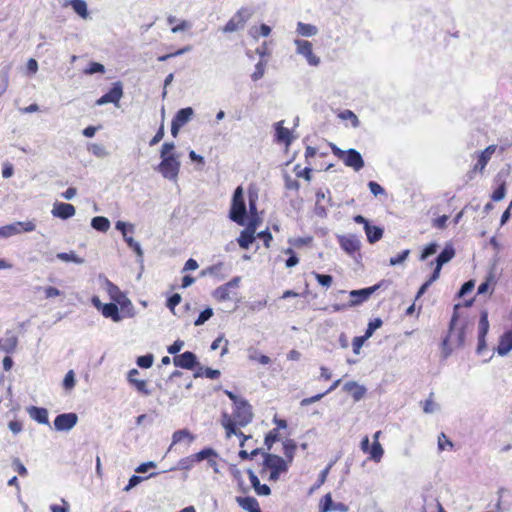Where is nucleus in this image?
Here are the masks:
<instances>
[{
  "label": "nucleus",
  "instance_id": "f257e3e1",
  "mask_svg": "<svg viewBox=\"0 0 512 512\" xmlns=\"http://www.w3.org/2000/svg\"><path fill=\"white\" fill-rule=\"evenodd\" d=\"M253 412L251 405L246 401H238L232 415L223 413L221 424L226 430V436L230 438L232 434H237L239 427H245L251 423Z\"/></svg>",
  "mask_w": 512,
  "mask_h": 512
},
{
  "label": "nucleus",
  "instance_id": "f03ea898",
  "mask_svg": "<svg viewBox=\"0 0 512 512\" xmlns=\"http://www.w3.org/2000/svg\"><path fill=\"white\" fill-rule=\"evenodd\" d=\"M331 149L332 153L342 160L347 167H350L355 171H359L364 167V160L357 150L349 149L345 151L336 145H332Z\"/></svg>",
  "mask_w": 512,
  "mask_h": 512
},
{
  "label": "nucleus",
  "instance_id": "7ed1b4c3",
  "mask_svg": "<svg viewBox=\"0 0 512 512\" xmlns=\"http://www.w3.org/2000/svg\"><path fill=\"white\" fill-rule=\"evenodd\" d=\"M246 206L244 201L243 188L237 187L234 191L230 209V218L239 225H244Z\"/></svg>",
  "mask_w": 512,
  "mask_h": 512
},
{
  "label": "nucleus",
  "instance_id": "20e7f679",
  "mask_svg": "<svg viewBox=\"0 0 512 512\" xmlns=\"http://www.w3.org/2000/svg\"><path fill=\"white\" fill-rule=\"evenodd\" d=\"M36 229L35 220L17 221L0 227V238L7 239L21 233L33 232Z\"/></svg>",
  "mask_w": 512,
  "mask_h": 512
},
{
  "label": "nucleus",
  "instance_id": "39448f33",
  "mask_svg": "<svg viewBox=\"0 0 512 512\" xmlns=\"http://www.w3.org/2000/svg\"><path fill=\"white\" fill-rule=\"evenodd\" d=\"M156 169L165 179L176 182L180 171L179 156L161 157Z\"/></svg>",
  "mask_w": 512,
  "mask_h": 512
},
{
  "label": "nucleus",
  "instance_id": "423d86ee",
  "mask_svg": "<svg viewBox=\"0 0 512 512\" xmlns=\"http://www.w3.org/2000/svg\"><path fill=\"white\" fill-rule=\"evenodd\" d=\"M115 228L122 233V236L127 245L136 253L138 260L143 261V250L139 242L135 241L128 233H134L135 225L124 221H117Z\"/></svg>",
  "mask_w": 512,
  "mask_h": 512
},
{
  "label": "nucleus",
  "instance_id": "0eeeda50",
  "mask_svg": "<svg viewBox=\"0 0 512 512\" xmlns=\"http://www.w3.org/2000/svg\"><path fill=\"white\" fill-rule=\"evenodd\" d=\"M252 14L253 12L248 8L243 7L239 9L222 28V31L224 33H232L243 29Z\"/></svg>",
  "mask_w": 512,
  "mask_h": 512
},
{
  "label": "nucleus",
  "instance_id": "6e6552de",
  "mask_svg": "<svg viewBox=\"0 0 512 512\" xmlns=\"http://www.w3.org/2000/svg\"><path fill=\"white\" fill-rule=\"evenodd\" d=\"M294 45L296 46V53L305 58L308 65L313 67L320 65V57L314 54L311 42L297 38L294 40Z\"/></svg>",
  "mask_w": 512,
  "mask_h": 512
},
{
  "label": "nucleus",
  "instance_id": "1a4fd4ad",
  "mask_svg": "<svg viewBox=\"0 0 512 512\" xmlns=\"http://www.w3.org/2000/svg\"><path fill=\"white\" fill-rule=\"evenodd\" d=\"M288 470V462L280 456L274 454H264L263 468L261 475L266 474L268 471H275L278 473L286 472Z\"/></svg>",
  "mask_w": 512,
  "mask_h": 512
},
{
  "label": "nucleus",
  "instance_id": "9d476101",
  "mask_svg": "<svg viewBox=\"0 0 512 512\" xmlns=\"http://www.w3.org/2000/svg\"><path fill=\"white\" fill-rule=\"evenodd\" d=\"M103 288L109 294L110 298L119 304L122 308L131 305V301L119 289V287L105 277L103 278Z\"/></svg>",
  "mask_w": 512,
  "mask_h": 512
},
{
  "label": "nucleus",
  "instance_id": "9b49d317",
  "mask_svg": "<svg viewBox=\"0 0 512 512\" xmlns=\"http://www.w3.org/2000/svg\"><path fill=\"white\" fill-rule=\"evenodd\" d=\"M123 97V85L121 82H115L112 89L101 96L96 101V105L102 106L108 103H113L116 107H119V102Z\"/></svg>",
  "mask_w": 512,
  "mask_h": 512
},
{
  "label": "nucleus",
  "instance_id": "f8f14e48",
  "mask_svg": "<svg viewBox=\"0 0 512 512\" xmlns=\"http://www.w3.org/2000/svg\"><path fill=\"white\" fill-rule=\"evenodd\" d=\"M78 422V416L75 413H63L58 415L54 420V428L57 431L68 432L74 428Z\"/></svg>",
  "mask_w": 512,
  "mask_h": 512
},
{
  "label": "nucleus",
  "instance_id": "ddd939ff",
  "mask_svg": "<svg viewBox=\"0 0 512 512\" xmlns=\"http://www.w3.org/2000/svg\"><path fill=\"white\" fill-rule=\"evenodd\" d=\"M338 242L340 247L349 255L357 252L361 246L359 238L353 234L338 236Z\"/></svg>",
  "mask_w": 512,
  "mask_h": 512
},
{
  "label": "nucleus",
  "instance_id": "4468645a",
  "mask_svg": "<svg viewBox=\"0 0 512 512\" xmlns=\"http://www.w3.org/2000/svg\"><path fill=\"white\" fill-rule=\"evenodd\" d=\"M379 285H374L372 287L360 289V290H352L350 292L351 300L348 304L349 307L357 306L366 301L377 289Z\"/></svg>",
  "mask_w": 512,
  "mask_h": 512
},
{
  "label": "nucleus",
  "instance_id": "2eb2a0df",
  "mask_svg": "<svg viewBox=\"0 0 512 512\" xmlns=\"http://www.w3.org/2000/svg\"><path fill=\"white\" fill-rule=\"evenodd\" d=\"M76 213V209L72 204L63 203V202H55L53 204V208L51 210V214L54 217L60 219H69L73 217Z\"/></svg>",
  "mask_w": 512,
  "mask_h": 512
},
{
  "label": "nucleus",
  "instance_id": "dca6fc26",
  "mask_svg": "<svg viewBox=\"0 0 512 512\" xmlns=\"http://www.w3.org/2000/svg\"><path fill=\"white\" fill-rule=\"evenodd\" d=\"M496 149V145H490L483 151L477 153V163L474 165L472 172L482 173Z\"/></svg>",
  "mask_w": 512,
  "mask_h": 512
},
{
  "label": "nucleus",
  "instance_id": "f3484780",
  "mask_svg": "<svg viewBox=\"0 0 512 512\" xmlns=\"http://www.w3.org/2000/svg\"><path fill=\"white\" fill-rule=\"evenodd\" d=\"M349 508L344 503L338 502L335 503L332 500V496L330 493L326 494L320 501L319 512H348Z\"/></svg>",
  "mask_w": 512,
  "mask_h": 512
},
{
  "label": "nucleus",
  "instance_id": "a211bd4d",
  "mask_svg": "<svg viewBox=\"0 0 512 512\" xmlns=\"http://www.w3.org/2000/svg\"><path fill=\"white\" fill-rule=\"evenodd\" d=\"M175 366L183 369H193L197 364V357L194 353L186 351L180 355H176L173 358Z\"/></svg>",
  "mask_w": 512,
  "mask_h": 512
},
{
  "label": "nucleus",
  "instance_id": "6ab92c4d",
  "mask_svg": "<svg viewBox=\"0 0 512 512\" xmlns=\"http://www.w3.org/2000/svg\"><path fill=\"white\" fill-rule=\"evenodd\" d=\"M139 375V371L135 368L131 369L128 372L127 380L128 382L135 387V389L144 396H149L151 394V390L148 388V383L146 380L137 379L136 376Z\"/></svg>",
  "mask_w": 512,
  "mask_h": 512
},
{
  "label": "nucleus",
  "instance_id": "aec40b11",
  "mask_svg": "<svg viewBox=\"0 0 512 512\" xmlns=\"http://www.w3.org/2000/svg\"><path fill=\"white\" fill-rule=\"evenodd\" d=\"M255 231H256V224L254 222H251L248 225V227L241 232L239 238L237 239V242L241 248H243V249L249 248V246L253 243V241L255 239V237H254Z\"/></svg>",
  "mask_w": 512,
  "mask_h": 512
},
{
  "label": "nucleus",
  "instance_id": "412c9836",
  "mask_svg": "<svg viewBox=\"0 0 512 512\" xmlns=\"http://www.w3.org/2000/svg\"><path fill=\"white\" fill-rule=\"evenodd\" d=\"M343 389L350 393L356 402L360 401L366 394V388L355 381L346 382Z\"/></svg>",
  "mask_w": 512,
  "mask_h": 512
},
{
  "label": "nucleus",
  "instance_id": "4be33fe9",
  "mask_svg": "<svg viewBox=\"0 0 512 512\" xmlns=\"http://www.w3.org/2000/svg\"><path fill=\"white\" fill-rule=\"evenodd\" d=\"M27 412L29 416L38 423L49 425L47 409L31 406L27 408Z\"/></svg>",
  "mask_w": 512,
  "mask_h": 512
},
{
  "label": "nucleus",
  "instance_id": "5701e85b",
  "mask_svg": "<svg viewBox=\"0 0 512 512\" xmlns=\"http://www.w3.org/2000/svg\"><path fill=\"white\" fill-rule=\"evenodd\" d=\"M64 6H71L74 12L83 19L89 18L87 3L84 0H69L64 3Z\"/></svg>",
  "mask_w": 512,
  "mask_h": 512
},
{
  "label": "nucleus",
  "instance_id": "b1692460",
  "mask_svg": "<svg viewBox=\"0 0 512 512\" xmlns=\"http://www.w3.org/2000/svg\"><path fill=\"white\" fill-rule=\"evenodd\" d=\"M512 350V331H508L500 338L497 353L500 356L507 355Z\"/></svg>",
  "mask_w": 512,
  "mask_h": 512
},
{
  "label": "nucleus",
  "instance_id": "393cba45",
  "mask_svg": "<svg viewBox=\"0 0 512 512\" xmlns=\"http://www.w3.org/2000/svg\"><path fill=\"white\" fill-rule=\"evenodd\" d=\"M236 502L248 512H261L258 501L253 497H237Z\"/></svg>",
  "mask_w": 512,
  "mask_h": 512
},
{
  "label": "nucleus",
  "instance_id": "a878e982",
  "mask_svg": "<svg viewBox=\"0 0 512 512\" xmlns=\"http://www.w3.org/2000/svg\"><path fill=\"white\" fill-rule=\"evenodd\" d=\"M249 480L255 492L261 496H268L271 493L270 488L266 484H261L258 477L252 470H248Z\"/></svg>",
  "mask_w": 512,
  "mask_h": 512
},
{
  "label": "nucleus",
  "instance_id": "bb28decb",
  "mask_svg": "<svg viewBox=\"0 0 512 512\" xmlns=\"http://www.w3.org/2000/svg\"><path fill=\"white\" fill-rule=\"evenodd\" d=\"M489 330V321L487 311H482L479 321V345L478 349H482L484 346V337Z\"/></svg>",
  "mask_w": 512,
  "mask_h": 512
},
{
  "label": "nucleus",
  "instance_id": "cd10ccee",
  "mask_svg": "<svg viewBox=\"0 0 512 512\" xmlns=\"http://www.w3.org/2000/svg\"><path fill=\"white\" fill-rule=\"evenodd\" d=\"M194 115V110L191 107L183 108L177 111L175 114L173 121L183 127L185 124H187Z\"/></svg>",
  "mask_w": 512,
  "mask_h": 512
},
{
  "label": "nucleus",
  "instance_id": "c85d7f7f",
  "mask_svg": "<svg viewBox=\"0 0 512 512\" xmlns=\"http://www.w3.org/2000/svg\"><path fill=\"white\" fill-rule=\"evenodd\" d=\"M282 124L283 121L276 123V140L288 146L292 142L291 132L289 129L283 127Z\"/></svg>",
  "mask_w": 512,
  "mask_h": 512
},
{
  "label": "nucleus",
  "instance_id": "c756f323",
  "mask_svg": "<svg viewBox=\"0 0 512 512\" xmlns=\"http://www.w3.org/2000/svg\"><path fill=\"white\" fill-rule=\"evenodd\" d=\"M102 315L106 318L112 319L114 322L121 321L122 317L119 314L117 303L104 304L102 307Z\"/></svg>",
  "mask_w": 512,
  "mask_h": 512
},
{
  "label": "nucleus",
  "instance_id": "7c9ffc66",
  "mask_svg": "<svg viewBox=\"0 0 512 512\" xmlns=\"http://www.w3.org/2000/svg\"><path fill=\"white\" fill-rule=\"evenodd\" d=\"M296 32L302 37H313L317 35L318 28L312 24L298 22Z\"/></svg>",
  "mask_w": 512,
  "mask_h": 512
},
{
  "label": "nucleus",
  "instance_id": "2f4dec72",
  "mask_svg": "<svg viewBox=\"0 0 512 512\" xmlns=\"http://www.w3.org/2000/svg\"><path fill=\"white\" fill-rule=\"evenodd\" d=\"M365 233L370 243L379 241L383 236V230L380 227L371 226L370 224H366Z\"/></svg>",
  "mask_w": 512,
  "mask_h": 512
},
{
  "label": "nucleus",
  "instance_id": "473e14b6",
  "mask_svg": "<svg viewBox=\"0 0 512 512\" xmlns=\"http://www.w3.org/2000/svg\"><path fill=\"white\" fill-rule=\"evenodd\" d=\"M455 256V250L452 246H446L443 251L436 258V264L443 266L448 263Z\"/></svg>",
  "mask_w": 512,
  "mask_h": 512
},
{
  "label": "nucleus",
  "instance_id": "72a5a7b5",
  "mask_svg": "<svg viewBox=\"0 0 512 512\" xmlns=\"http://www.w3.org/2000/svg\"><path fill=\"white\" fill-rule=\"evenodd\" d=\"M247 353L248 359L251 361H257L262 365H268L271 362L268 356L260 354V352L253 347L248 348Z\"/></svg>",
  "mask_w": 512,
  "mask_h": 512
},
{
  "label": "nucleus",
  "instance_id": "f704fd0d",
  "mask_svg": "<svg viewBox=\"0 0 512 512\" xmlns=\"http://www.w3.org/2000/svg\"><path fill=\"white\" fill-rule=\"evenodd\" d=\"M91 226L100 232H107L110 228V221L103 216H96L91 221Z\"/></svg>",
  "mask_w": 512,
  "mask_h": 512
},
{
  "label": "nucleus",
  "instance_id": "c9c22d12",
  "mask_svg": "<svg viewBox=\"0 0 512 512\" xmlns=\"http://www.w3.org/2000/svg\"><path fill=\"white\" fill-rule=\"evenodd\" d=\"M213 296L217 301H220V302L231 300L233 298L232 290L230 288H228L225 284L218 287L214 291Z\"/></svg>",
  "mask_w": 512,
  "mask_h": 512
},
{
  "label": "nucleus",
  "instance_id": "e433bc0d",
  "mask_svg": "<svg viewBox=\"0 0 512 512\" xmlns=\"http://www.w3.org/2000/svg\"><path fill=\"white\" fill-rule=\"evenodd\" d=\"M370 459L376 463H379L383 457L384 449L379 441H373V444L369 450Z\"/></svg>",
  "mask_w": 512,
  "mask_h": 512
},
{
  "label": "nucleus",
  "instance_id": "4c0bfd02",
  "mask_svg": "<svg viewBox=\"0 0 512 512\" xmlns=\"http://www.w3.org/2000/svg\"><path fill=\"white\" fill-rule=\"evenodd\" d=\"M185 439H187L189 443H192L195 440V436L192 435L187 429L175 431L172 435L173 444H177Z\"/></svg>",
  "mask_w": 512,
  "mask_h": 512
},
{
  "label": "nucleus",
  "instance_id": "58836bf2",
  "mask_svg": "<svg viewBox=\"0 0 512 512\" xmlns=\"http://www.w3.org/2000/svg\"><path fill=\"white\" fill-rule=\"evenodd\" d=\"M56 257L63 261V262H73V263H76V264H83L84 263V259L77 256L73 251L69 252V253H66V252H61V253H58L56 255Z\"/></svg>",
  "mask_w": 512,
  "mask_h": 512
},
{
  "label": "nucleus",
  "instance_id": "ea45409f",
  "mask_svg": "<svg viewBox=\"0 0 512 512\" xmlns=\"http://www.w3.org/2000/svg\"><path fill=\"white\" fill-rule=\"evenodd\" d=\"M88 151L98 158H105L109 155L107 149L102 144L98 143H91L88 146Z\"/></svg>",
  "mask_w": 512,
  "mask_h": 512
},
{
  "label": "nucleus",
  "instance_id": "a19ab883",
  "mask_svg": "<svg viewBox=\"0 0 512 512\" xmlns=\"http://www.w3.org/2000/svg\"><path fill=\"white\" fill-rule=\"evenodd\" d=\"M18 339L15 335L11 334L3 340L2 351L12 353L17 347Z\"/></svg>",
  "mask_w": 512,
  "mask_h": 512
},
{
  "label": "nucleus",
  "instance_id": "79ce46f5",
  "mask_svg": "<svg viewBox=\"0 0 512 512\" xmlns=\"http://www.w3.org/2000/svg\"><path fill=\"white\" fill-rule=\"evenodd\" d=\"M202 376H205L209 379H217L220 376V371L211 368L199 367L197 372L194 374V377L198 378Z\"/></svg>",
  "mask_w": 512,
  "mask_h": 512
},
{
  "label": "nucleus",
  "instance_id": "37998d69",
  "mask_svg": "<svg viewBox=\"0 0 512 512\" xmlns=\"http://www.w3.org/2000/svg\"><path fill=\"white\" fill-rule=\"evenodd\" d=\"M249 33L254 39L257 40L259 36H269V34L271 33V28L266 24H262L259 28L252 27Z\"/></svg>",
  "mask_w": 512,
  "mask_h": 512
},
{
  "label": "nucleus",
  "instance_id": "c03bdc74",
  "mask_svg": "<svg viewBox=\"0 0 512 512\" xmlns=\"http://www.w3.org/2000/svg\"><path fill=\"white\" fill-rule=\"evenodd\" d=\"M216 456H217V453L215 450H213L212 448H206V449L201 450L198 453H195L194 459L197 462H201L205 459H207L209 461L211 458H215Z\"/></svg>",
  "mask_w": 512,
  "mask_h": 512
},
{
  "label": "nucleus",
  "instance_id": "a18cd8bd",
  "mask_svg": "<svg viewBox=\"0 0 512 512\" xmlns=\"http://www.w3.org/2000/svg\"><path fill=\"white\" fill-rule=\"evenodd\" d=\"M296 450V444L293 440L287 439L284 442V454L288 459V463H291L294 458V452Z\"/></svg>",
  "mask_w": 512,
  "mask_h": 512
},
{
  "label": "nucleus",
  "instance_id": "49530a36",
  "mask_svg": "<svg viewBox=\"0 0 512 512\" xmlns=\"http://www.w3.org/2000/svg\"><path fill=\"white\" fill-rule=\"evenodd\" d=\"M76 384L75 373L73 370H69L63 379V388L66 391H71Z\"/></svg>",
  "mask_w": 512,
  "mask_h": 512
},
{
  "label": "nucleus",
  "instance_id": "de8ad7c7",
  "mask_svg": "<svg viewBox=\"0 0 512 512\" xmlns=\"http://www.w3.org/2000/svg\"><path fill=\"white\" fill-rule=\"evenodd\" d=\"M339 116L343 120H349L354 128H358L360 125L357 115L351 110H344Z\"/></svg>",
  "mask_w": 512,
  "mask_h": 512
},
{
  "label": "nucleus",
  "instance_id": "09e8293b",
  "mask_svg": "<svg viewBox=\"0 0 512 512\" xmlns=\"http://www.w3.org/2000/svg\"><path fill=\"white\" fill-rule=\"evenodd\" d=\"M175 144L173 142H166L162 145L160 150V157L179 156L174 152Z\"/></svg>",
  "mask_w": 512,
  "mask_h": 512
},
{
  "label": "nucleus",
  "instance_id": "8fccbe9b",
  "mask_svg": "<svg viewBox=\"0 0 512 512\" xmlns=\"http://www.w3.org/2000/svg\"><path fill=\"white\" fill-rule=\"evenodd\" d=\"M197 463V461L194 459V454L180 459L178 462V468L182 470H189L191 469L194 464Z\"/></svg>",
  "mask_w": 512,
  "mask_h": 512
},
{
  "label": "nucleus",
  "instance_id": "3c124183",
  "mask_svg": "<svg viewBox=\"0 0 512 512\" xmlns=\"http://www.w3.org/2000/svg\"><path fill=\"white\" fill-rule=\"evenodd\" d=\"M213 316V310L211 308H207L204 311L200 313L198 318L195 320L194 325L195 326H201L206 321H208Z\"/></svg>",
  "mask_w": 512,
  "mask_h": 512
},
{
  "label": "nucleus",
  "instance_id": "603ef678",
  "mask_svg": "<svg viewBox=\"0 0 512 512\" xmlns=\"http://www.w3.org/2000/svg\"><path fill=\"white\" fill-rule=\"evenodd\" d=\"M154 357L152 354H147L137 358V365L141 368L148 369L152 366Z\"/></svg>",
  "mask_w": 512,
  "mask_h": 512
},
{
  "label": "nucleus",
  "instance_id": "864d4df0",
  "mask_svg": "<svg viewBox=\"0 0 512 512\" xmlns=\"http://www.w3.org/2000/svg\"><path fill=\"white\" fill-rule=\"evenodd\" d=\"M382 326V320L380 318H376L375 320L371 321L369 324H368V328L365 332V338L366 339H369L374 331L378 328H380Z\"/></svg>",
  "mask_w": 512,
  "mask_h": 512
},
{
  "label": "nucleus",
  "instance_id": "5fc2aeb1",
  "mask_svg": "<svg viewBox=\"0 0 512 512\" xmlns=\"http://www.w3.org/2000/svg\"><path fill=\"white\" fill-rule=\"evenodd\" d=\"M313 275L320 285L325 286L327 288L330 287L333 282V278L330 275L319 274L316 272H313Z\"/></svg>",
  "mask_w": 512,
  "mask_h": 512
},
{
  "label": "nucleus",
  "instance_id": "6e6d98bb",
  "mask_svg": "<svg viewBox=\"0 0 512 512\" xmlns=\"http://www.w3.org/2000/svg\"><path fill=\"white\" fill-rule=\"evenodd\" d=\"M439 405L432 400V395L424 402L423 411L427 414H432L438 411Z\"/></svg>",
  "mask_w": 512,
  "mask_h": 512
},
{
  "label": "nucleus",
  "instance_id": "4d7b16f0",
  "mask_svg": "<svg viewBox=\"0 0 512 512\" xmlns=\"http://www.w3.org/2000/svg\"><path fill=\"white\" fill-rule=\"evenodd\" d=\"M265 62L263 61H260L256 64L255 66V71L254 73L251 75L252 79L254 81H258L259 79H261L263 76H264V73H265Z\"/></svg>",
  "mask_w": 512,
  "mask_h": 512
},
{
  "label": "nucleus",
  "instance_id": "13d9d810",
  "mask_svg": "<svg viewBox=\"0 0 512 512\" xmlns=\"http://www.w3.org/2000/svg\"><path fill=\"white\" fill-rule=\"evenodd\" d=\"M104 72H105L104 65L97 63V62L90 63L89 67L87 69H85V71H84V73L87 75H91L94 73H104Z\"/></svg>",
  "mask_w": 512,
  "mask_h": 512
},
{
  "label": "nucleus",
  "instance_id": "bf43d9fd",
  "mask_svg": "<svg viewBox=\"0 0 512 512\" xmlns=\"http://www.w3.org/2000/svg\"><path fill=\"white\" fill-rule=\"evenodd\" d=\"M447 447L452 448L453 443L447 438L444 433H440L438 436V449L439 451L445 450Z\"/></svg>",
  "mask_w": 512,
  "mask_h": 512
},
{
  "label": "nucleus",
  "instance_id": "052dcab7",
  "mask_svg": "<svg viewBox=\"0 0 512 512\" xmlns=\"http://www.w3.org/2000/svg\"><path fill=\"white\" fill-rule=\"evenodd\" d=\"M437 249H438V245L436 243H430L429 245H427L421 256H420V260H425L426 258H428L429 256L435 254L437 252Z\"/></svg>",
  "mask_w": 512,
  "mask_h": 512
},
{
  "label": "nucleus",
  "instance_id": "680f3d73",
  "mask_svg": "<svg viewBox=\"0 0 512 512\" xmlns=\"http://www.w3.org/2000/svg\"><path fill=\"white\" fill-rule=\"evenodd\" d=\"M43 291L46 299L55 298L63 295L62 291L52 286L44 287Z\"/></svg>",
  "mask_w": 512,
  "mask_h": 512
},
{
  "label": "nucleus",
  "instance_id": "e2e57ef3",
  "mask_svg": "<svg viewBox=\"0 0 512 512\" xmlns=\"http://www.w3.org/2000/svg\"><path fill=\"white\" fill-rule=\"evenodd\" d=\"M409 254H410V250L407 249V250H404L398 256L390 258V261H389L390 265L395 266V265L403 263L407 259Z\"/></svg>",
  "mask_w": 512,
  "mask_h": 512
},
{
  "label": "nucleus",
  "instance_id": "0e129e2a",
  "mask_svg": "<svg viewBox=\"0 0 512 512\" xmlns=\"http://www.w3.org/2000/svg\"><path fill=\"white\" fill-rule=\"evenodd\" d=\"M325 395H326V393L323 392V393L314 395L312 397L304 398V399L301 400L300 405L301 406H307V405L313 404V403L318 402L319 400H321Z\"/></svg>",
  "mask_w": 512,
  "mask_h": 512
},
{
  "label": "nucleus",
  "instance_id": "69168bd1",
  "mask_svg": "<svg viewBox=\"0 0 512 512\" xmlns=\"http://www.w3.org/2000/svg\"><path fill=\"white\" fill-rule=\"evenodd\" d=\"M181 302V296L179 294H173L168 300H167V307L172 311V313L175 314L174 309L175 307Z\"/></svg>",
  "mask_w": 512,
  "mask_h": 512
},
{
  "label": "nucleus",
  "instance_id": "338daca9",
  "mask_svg": "<svg viewBox=\"0 0 512 512\" xmlns=\"http://www.w3.org/2000/svg\"><path fill=\"white\" fill-rule=\"evenodd\" d=\"M366 340H367V339L365 338V336L355 337V338L353 339L352 346H353V352H354L355 354H359L360 349H361L362 345L364 344V342H365Z\"/></svg>",
  "mask_w": 512,
  "mask_h": 512
},
{
  "label": "nucleus",
  "instance_id": "774afa93",
  "mask_svg": "<svg viewBox=\"0 0 512 512\" xmlns=\"http://www.w3.org/2000/svg\"><path fill=\"white\" fill-rule=\"evenodd\" d=\"M368 187L374 196H378L384 193V189L376 182L370 181Z\"/></svg>",
  "mask_w": 512,
  "mask_h": 512
}]
</instances>
